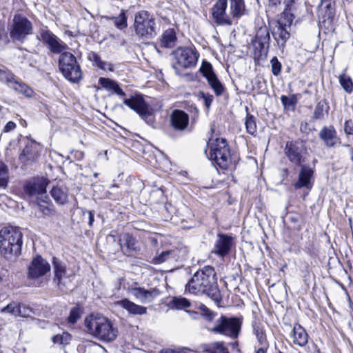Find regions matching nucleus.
I'll list each match as a JSON object with an SVG mask.
<instances>
[{
    "mask_svg": "<svg viewBox=\"0 0 353 353\" xmlns=\"http://www.w3.org/2000/svg\"><path fill=\"white\" fill-rule=\"evenodd\" d=\"M99 83L108 91H111L122 97L125 96V93L121 89L119 84L115 81L108 78L101 77L99 79Z\"/></svg>",
    "mask_w": 353,
    "mask_h": 353,
    "instance_id": "28",
    "label": "nucleus"
},
{
    "mask_svg": "<svg viewBox=\"0 0 353 353\" xmlns=\"http://www.w3.org/2000/svg\"><path fill=\"white\" fill-rule=\"evenodd\" d=\"M281 101L285 109L294 110L297 103V98L294 94L289 97L282 95L281 97Z\"/></svg>",
    "mask_w": 353,
    "mask_h": 353,
    "instance_id": "40",
    "label": "nucleus"
},
{
    "mask_svg": "<svg viewBox=\"0 0 353 353\" xmlns=\"http://www.w3.org/2000/svg\"><path fill=\"white\" fill-rule=\"evenodd\" d=\"M319 137L324 141L327 147H334L337 143L336 132L333 126L324 127L319 132Z\"/></svg>",
    "mask_w": 353,
    "mask_h": 353,
    "instance_id": "25",
    "label": "nucleus"
},
{
    "mask_svg": "<svg viewBox=\"0 0 353 353\" xmlns=\"http://www.w3.org/2000/svg\"><path fill=\"white\" fill-rule=\"evenodd\" d=\"M162 353H188V352L186 350H179V351H175V350H165V352H162Z\"/></svg>",
    "mask_w": 353,
    "mask_h": 353,
    "instance_id": "58",
    "label": "nucleus"
},
{
    "mask_svg": "<svg viewBox=\"0 0 353 353\" xmlns=\"http://www.w3.org/2000/svg\"><path fill=\"white\" fill-rule=\"evenodd\" d=\"M37 38L54 54H61L68 49L67 45L46 28L39 30Z\"/></svg>",
    "mask_w": 353,
    "mask_h": 353,
    "instance_id": "17",
    "label": "nucleus"
},
{
    "mask_svg": "<svg viewBox=\"0 0 353 353\" xmlns=\"http://www.w3.org/2000/svg\"><path fill=\"white\" fill-rule=\"evenodd\" d=\"M47 185L48 181L43 178L34 179L25 185V194L30 198H36L46 203L48 199L46 193Z\"/></svg>",
    "mask_w": 353,
    "mask_h": 353,
    "instance_id": "16",
    "label": "nucleus"
},
{
    "mask_svg": "<svg viewBox=\"0 0 353 353\" xmlns=\"http://www.w3.org/2000/svg\"><path fill=\"white\" fill-rule=\"evenodd\" d=\"M82 314V311L79 307H74L71 309L70 312L69 316L68 318V321L70 323L74 324L77 321L81 318Z\"/></svg>",
    "mask_w": 353,
    "mask_h": 353,
    "instance_id": "44",
    "label": "nucleus"
},
{
    "mask_svg": "<svg viewBox=\"0 0 353 353\" xmlns=\"http://www.w3.org/2000/svg\"><path fill=\"white\" fill-rule=\"evenodd\" d=\"M59 66L63 76L72 82H78L81 78V70L76 57L69 52L61 53Z\"/></svg>",
    "mask_w": 353,
    "mask_h": 353,
    "instance_id": "7",
    "label": "nucleus"
},
{
    "mask_svg": "<svg viewBox=\"0 0 353 353\" xmlns=\"http://www.w3.org/2000/svg\"><path fill=\"white\" fill-rule=\"evenodd\" d=\"M198 96L203 100L205 107L208 109L213 101V96L202 91L199 92Z\"/></svg>",
    "mask_w": 353,
    "mask_h": 353,
    "instance_id": "52",
    "label": "nucleus"
},
{
    "mask_svg": "<svg viewBox=\"0 0 353 353\" xmlns=\"http://www.w3.org/2000/svg\"><path fill=\"white\" fill-rule=\"evenodd\" d=\"M209 159L221 168L227 169L231 163V155L228 144L225 139L210 140L208 143Z\"/></svg>",
    "mask_w": 353,
    "mask_h": 353,
    "instance_id": "6",
    "label": "nucleus"
},
{
    "mask_svg": "<svg viewBox=\"0 0 353 353\" xmlns=\"http://www.w3.org/2000/svg\"><path fill=\"white\" fill-rule=\"evenodd\" d=\"M11 88L27 97H31L34 93L33 90L29 86L18 79L11 85Z\"/></svg>",
    "mask_w": 353,
    "mask_h": 353,
    "instance_id": "37",
    "label": "nucleus"
},
{
    "mask_svg": "<svg viewBox=\"0 0 353 353\" xmlns=\"http://www.w3.org/2000/svg\"><path fill=\"white\" fill-rule=\"evenodd\" d=\"M143 290V288L128 287L127 292L140 301Z\"/></svg>",
    "mask_w": 353,
    "mask_h": 353,
    "instance_id": "53",
    "label": "nucleus"
},
{
    "mask_svg": "<svg viewBox=\"0 0 353 353\" xmlns=\"http://www.w3.org/2000/svg\"><path fill=\"white\" fill-rule=\"evenodd\" d=\"M185 291L192 294H206L216 302L221 300L214 268L205 266L198 270L185 285Z\"/></svg>",
    "mask_w": 353,
    "mask_h": 353,
    "instance_id": "1",
    "label": "nucleus"
},
{
    "mask_svg": "<svg viewBox=\"0 0 353 353\" xmlns=\"http://www.w3.org/2000/svg\"><path fill=\"white\" fill-rule=\"evenodd\" d=\"M50 264L41 256H37L34 258L28 267V278L36 279L43 276L50 272Z\"/></svg>",
    "mask_w": 353,
    "mask_h": 353,
    "instance_id": "20",
    "label": "nucleus"
},
{
    "mask_svg": "<svg viewBox=\"0 0 353 353\" xmlns=\"http://www.w3.org/2000/svg\"><path fill=\"white\" fill-rule=\"evenodd\" d=\"M314 170L308 165H301L298 180L294 183L296 188H306L311 189L312 187V178Z\"/></svg>",
    "mask_w": 353,
    "mask_h": 353,
    "instance_id": "22",
    "label": "nucleus"
},
{
    "mask_svg": "<svg viewBox=\"0 0 353 353\" xmlns=\"http://www.w3.org/2000/svg\"><path fill=\"white\" fill-rule=\"evenodd\" d=\"M52 265L53 282L61 290H63L72 281L74 274L72 270L67 268L65 263L56 257L52 259Z\"/></svg>",
    "mask_w": 353,
    "mask_h": 353,
    "instance_id": "12",
    "label": "nucleus"
},
{
    "mask_svg": "<svg viewBox=\"0 0 353 353\" xmlns=\"http://www.w3.org/2000/svg\"><path fill=\"white\" fill-rule=\"evenodd\" d=\"M52 197L57 203L63 205L67 203L68 199V191L65 187H54L50 192Z\"/></svg>",
    "mask_w": 353,
    "mask_h": 353,
    "instance_id": "31",
    "label": "nucleus"
},
{
    "mask_svg": "<svg viewBox=\"0 0 353 353\" xmlns=\"http://www.w3.org/2000/svg\"><path fill=\"white\" fill-rule=\"evenodd\" d=\"M283 0H270L273 5L280 4Z\"/></svg>",
    "mask_w": 353,
    "mask_h": 353,
    "instance_id": "61",
    "label": "nucleus"
},
{
    "mask_svg": "<svg viewBox=\"0 0 353 353\" xmlns=\"http://www.w3.org/2000/svg\"><path fill=\"white\" fill-rule=\"evenodd\" d=\"M123 103L135 111L147 123H153V110L141 96H132L129 99H125Z\"/></svg>",
    "mask_w": 353,
    "mask_h": 353,
    "instance_id": "13",
    "label": "nucleus"
},
{
    "mask_svg": "<svg viewBox=\"0 0 353 353\" xmlns=\"http://www.w3.org/2000/svg\"><path fill=\"white\" fill-rule=\"evenodd\" d=\"M16 128V124L13 121H9L6 123V125L4 126L3 132H9L10 131H12Z\"/></svg>",
    "mask_w": 353,
    "mask_h": 353,
    "instance_id": "55",
    "label": "nucleus"
},
{
    "mask_svg": "<svg viewBox=\"0 0 353 353\" xmlns=\"http://www.w3.org/2000/svg\"><path fill=\"white\" fill-rule=\"evenodd\" d=\"M292 337L294 343L301 347L305 346L308 341V335L305 330L299 324L294 326Z\"/></svg>",
    "mask_w": 353,
    "mask_h": 353,
    "instance_id": "26",
    "label": "nucleus"
},
{
    "mask_svg": "<svg viewBox=\"0 0 353 353\" xmlns=\"http://www.w3.org/2000/svg\"><path fill=\"white\" fill-rule=\"evenodd\" d=\"M344 130L347 134H353V123L352 121H347L345 123Z\"/></svg>",
    "mask_w": 353,
    "mask_h": 353,
    "instance_id": "54",
    "label": "nucleus"
},
{
    "mask_svg": "<svg viewBox=\"0 0 353 353\" xmlns=\"http://www.w3.org/2000/svg\"><path fill=\"white\" fill-rule=\"evenodd\" d=\"M272 72L274 76L280 74L282 69V65L276 57H274L270 61Z\"/></svg>",
    "mask_w": 353,
    "mask_h": 353,
    "instance_id": "46",
    "label": "nucleus"
},
{
    "mask_svg": "<svg viewBox=\"0 0 353 353\" xmlns=\"http://www.w3.org/2000/svg\"><path fill=\"white\" fill-rule=\"evenodd\" d=\"M10 175L8 166L0 161V190H5L9 183ZM6 197L4 193H0V199Z\"/></svg>",
    "mask_w": 353,
    "mask_h": 353,
    "instance_id": "33",
    "label": "nucleus"
},
{
    "mask_svg": "<svg viewBox=\"0 0 353 353\" xmlns=\"http://www.w3.org/2000/svg\"><path fill=\"white\" fill-rule=\"evenodd\" d=\"M38 210L45 216H52L54 214V210L52 206L45 204H38Z\"/></svg>",
    "mask_w": 353,
    "mask_h": 353,
    "instance_id": "51",
    "label": "nucleus"
},
{
    "mask_svg": "<svg viewBox=\"0 0 353 353\" xmlns=\"http://www.w3.org/2000/svg\"><path fill=\"white\" fill-rule=\"evenodd\" d=\"M176 39L174 30L172 28H168L161 34L159 38V42L162 48H171L175 46Z\"/></svg>",
    "mask_w": 353,
    "mask_h": 353,
    "instance_id": "27",
    "label": "nucleus"
},
{
    "mask_svg": "<svg viewBox=\"0 0 353 353\" xmlns=\"http://www.w3.org/2000/svg\"><path fill=\"white\" fill-rule=\"evenodd\" d=\"M270 36L266 26L260 27L256 31L254 39L252 41L254 48V57L261 59L265 57L268 52Z\"/></svg>",
    "mask_w": 353,
    "mask_h": 353,
    "instance_id": "15",
    "label": "nucleus"
},
{
    "mask_svg": "<svg viewBox=\"0 0 353 353\" xmlns=\"http://www.w3.org/2000/svg\"><path fill=\"white\" fill-rule=\"evenodd\" d=\"M285 154L289 161L295 165H301L305 161L307 148L302 141L287 142Z\"/></svg>",
    "mask_w": 353,
    "mask_h": 353,
    "instance_id": "14",
    "label": "nucleus"
},
{
    "mask_svg": "<svg viewBox=\"0 0 353 353\" xmlns=\"http://www.w3.org/2000/svg\"><path fill=\"white\" fill-rule=\"evenodd\" d=\"M18 305L17 303H11L1 309V312L9 313L14 316H18Z\"/></svg>",
    "mask_w": 353,
    "mask_h": 353,
    "instance_id": "47",
    "label": "nucleus"
},
{
    "mask_svg": "<svg viewBox=\"0 0 353 353\" xmlns=\"http://www.w3.org/2000/svg\"><path fill=\"white\" fill-rule=\"evenodd\" d=\"M159 294L160 291L156 288L149 290H146L143 288L140 302L142 303H150Z\"/></svg>",
    "mask_w": 353,
    "mask_h": 353,
    "instance_id": "35",
    "label": "nucleus"
},
{
    "mask_svg": "<svg viewBox=\"0 0 353 353\" xmlns=\"http://www.w3.org/2000/svg\"><path fill=\"white\" fill-rule=\"evenodd\" d=\"M71 340V335L68 332H63L62 334H57L52 337L54 343L65 345Z\"/></svg>",
    "mask_w": 353,
    "mask_h": 353,
    "instance_id": "45",
    "label": "nucleus"
},
{
    "mask_svg": "<svg viewBox=\"0 0 353 353\" xmlns=\"http://www.w3.org/2000/svg\"><path fill=\"white\" fill-rule=\"evenodd\" d=\"M39 144L35 141L28 143L19 156V159L23 163L34 161L39 155Z\"/></svg>",
    "mask_w": 353,
    "mask_h": 353,
    "instance_id": "23",
    "label": "nucleus"
},
{
    "mask_svg": "<svg viewBox=\"0 0 353 353\" xmlns=\"http://www.w3.org/2000/svg\"><path fill=\"white\" fill-rule=\"evenodd\" d=\"M319 14L325 19L332 21L334 16V3L332 0H321L319 5Z\"/></svg>",
    "mask_w": 353,
    "mask_h": 353,
    "instance_id": "29",
    "label": "nucleus"
},
{
    "mask_svg": "<svg viewBox=\"0 0 353 353\" xmlns=\"http://www.w3.org/2000/svg\"><path fill=\"white\" fill-rule=\"evenodd\" d=\"M345 71L339 77V83L346 92L352 93L353 92V82L350 77L345 74Z\"/></svg>",
    "mask_w": 353,
    "mask_h": 353,
    "instance_id": "38",
    "label": "nucleus"
},
{
    "mask_svg": "<svg viewBox=\"0 0 353 353\" xmlns=\"http://www.w3.org/2000/svg\"><path fill=\"white\" fill-rule=\"evenodd\" d=\"M199 310L201 314V315L207 321L209 322H211L214 319L216 316L217 315L216 313L211 311L209 308H208L204 305H201L199 307Z\"/></svg>",
    "mask_w": 353,
    "mask_h": 353,
    "instance_id": "42",
    "label": "nucleus"
},
{
    "mask_svg": "<svg viewBox=\"0 0 353 353\" xmlns=\"http://www.w3.org/2000/svg\"><path fill=\"white\" fill-rule=\"evenodd\" d=\"M105 18L112 21L114 23L115 27L119 30H123L128 26L127 16L125 10H121V12L117 17H106Z\"/></svg>",
    "mask_w": 353,
    "mask_h": 353,
    "instance_id": "34",
    "label": "nucleus"
},
{
    "mask_svg": "<svg viewBox=\"0 0 353 353\" xmlns=\"http://www.w3.org/2000/svg\"><path fill=\"white\" fill-rule=\"evenodd\" d=\"M88 214H89L88 224L90 226H91L94 221V214H92V212L91 211H88Z\"/></svg>",
    "mask_w": 353,
    "mask_h": 353,
    "instance_id": "59",
    "label": "nucleus"
},
{
    "mask_svg": "<svg viewBox=\"0 0 353 353\" xmlns=\"http://www.w3.org/2000/svg\"><path fill=\"white\" fill-rule=\"evenodd\" d=\"M23 234L17 227L7 226L0 230V253L7 259L21 254Z\"/></svg>",
    "mask_w": 353,
    "mask_h": 353,
    "instance_id": "3",
    "label": "nucleus"
},
{
    "mask_svg": "<svg viewBox=\"0 0 353 353\" xmlns=\"http://www.w3.org/2000/svg\"><path fill=\"white\" fill-rule=\"evenodd\" d=\"M253 333L255 335L259 345L263 347H268L264 326L259 321H254L252 323Z\"/></svg>",
    "mask_w": 353,
    "mask_h": 353,
    "instance_id": "30",
    "label": "nucleus"
},
{
    "mask_svg": "<svg viewBox=\"0 0 353 353\" xmlns=\"http://www.w3.org/2000/svg\"><path fill=\"white\" fill-rule=\"evenodd\" d=\"M268 347L261 346L257 350H256L255 353H266V350Z\"/></svg>",
    "mask_w": 353,
    "mask_h": 353,
    "instance_id": "60",
    "label": "nucleus"
},
{
    "mask_svg": "<svg viewBox=\"0 0 353 353\" xmlns=\"http://www.w3.org/2000/svg\"><path fill=\"white\" fill-rule=\"evenodd\" d=\"M17 78L14 74L4 66L0 67V81L6 83L10 87L15 82Z\"/></svg>",
    "mask_w": 353,
    "mask_h": 353,
    "instance_id": "36",
    "label": "nucleus"
},
{
    "mask_svg": "<svg viewBox=\"0 0 353 353\" xmlns=\"http://www.w3.org/2000/svg\"><path fill=\"white\" fill-rule=\"evenodd\" d=\"M200 72L207 79L208 84L216 95L221 96L223 93L225 88L214 73L212 64L203 61L200 68Z\"/></svg>",
    "mask_w": 353,
    "mask_h": 353,
    "instance_id": "18",
    "label": "nucleus"
},
{
    "mask_svg": "<svg viewBox=\"0 0 353 353\" xmlns=\"http://www.w3.org/2000/svg\"><path fill=\"white\" fill-rule=\"evenodd\" d=\"M234 245V241L232 236L218 234L212 252L220 257H224L230 253Z\"/></svg>",
    "mask_w": 353,
    "mask_h": 353,
    "instance_id": "19",
    "label": "nucleus"
},
{
    "mask_svg": "<svg viewBox=\"0 0 353 353\" xmlns=\"http://www.w3.org/2000/svg\"><path fill=\"white\" fill-rule=\"evenodd\" d=\"M170 124L176 131L185 130L189 124V116L183 110H174L170 114Z\"/></svg>",
    "mask_w": 353,
    "mask_h": 353,
    "instance_id": "21",
    "label": "nucleus"
},
{
    "mask_svg": "<svg viewBox=\"0 0 353 353\" xmlns=\"http://www.w3.org/2000/svg\"><path fill=\"white\" fill-rule=\"evenodd\" d=\"M100 69L103 70L113 71L114 66L112 63L103 61Z\"/></svg>",
    "mask_w": 353,
    "mask_h": 353,
    "instance_id": "56",
    "label": "nucleus"
},
{
    "mask_svg": "<svg viewBox=\"0 0 353 353\" xmlns=\"http://www.w3.org/2000/svg\"><path fill=\"white\" fill-rule=\"evenodd\" d=\"M119 244L121 248L126 255H129L127 252L137 250L136 240L129 234H124L122 238L119 239Z\"/></svg>",
    "mask_w": 353,
    "mask_h": 353,
    "instance_id": "32",
    "label": "nucleus"
},
{
    "mask_svg": "<svg viewBox=\"0 0 353 353\" xmlns=\"http://www.w3.org/2000/svg\"><path fill=\"white\" fill-rule=\"evenodd\" d=\"M205 350L207 353H229L223 342L212 343L208 345Z\"/></svg>",
    "mask_w": 353,
    "mask_h": 353,
    "instance_id": "39",
    "label": "nucleus"
},
{
    "mask_svg": "<svg viewBox=\"0 0 353 353\" xmlns=\"http://www.w3.org/2000/svg\"><path fill=\"white\" fill-rule=\"evenodd\" d=\"M344 147L347 148L350 155L351 159L353 161V148L348 144H344Z\"/></svg>",
    "mask_w": 353,
    "mask_h": 353,
    "instance_id": "57",
    "label": "nucleus"
},
{
    "mask_svg": "<svg viewBox=\"0 0 353 353\" xmlns=\"http://www.w3.org/2000/svg\"><path fill=\"white\" fill-rule=\"evenodd\" d=\"M3 280V278L2 276L0 275V282H1V281Z\"/></svg>",
    "mask_w": 353,
    "mask_h": 353,
    "instance_id": "62",
    "label": "nucleus"
},
{
    "mask_svg": "<svg viewBox=\"0 0 353 353\" xmlns=\"http://www.w3.org/2000/svg\"><path fill=\"white\" fill-rule=\"evenodd\" d=\"M172 55L173 57L172 66L175 70L194 67L199 57V54L194 49L184 47L178 48L172 53Z\"/></svg>",
    "mask_w": 353,
    "mask_h": 353,
    "instance_id": "9",
    "label": "nucleus"
},
{
    "mask_svg": "<svg viewBox=\"0 0 353 353\" xmlns=\"http://www.w3.org/2000/svg\"><path fill=\"white\" fill-rule=\"evenodd\" d=\"M116 305L121 307L132 315H143L146 314L147 308L144 306L137 305L128 299L117 301Z\"/></svg>",
    "mask_w": 353,
    "mask_h": 353,
    "instance_id": "24",
    "label": "nucleus"
},
{
    "mask_svg": "<svg viewBox=\"0 0 353 353\" xmlns=\"http://www.w3.org/2000/svg\"><path fill=\"white\" fill-rule=\"evenodd\" d=\"M292 21L291 14L284 13L279 17L273 28L272 36L281 50L284 49L285 43L290 37V31Z\"/></svg>",
    "mask_w": 353,
    "mask_h": 353,
    "instance_id": "10",
    "label": "nucleus"
},
{
    "mask_svg": "<svg viewBox=\"0 0 353 353\" xmlns=\"http://www.w3.org/2000/svg\"><path fill=\"white\" fill-rule=\"evenodd\" d=\"M18 313V316L29 317L32 314L33 312L29 307L23 304H19Z\"/></svg>",
    "mask_w": 353,
    "mask_h": 353,
    "instance_id": "49",
    "label": "nucleus"
},
{
    "mask_svg": "<svg viewBox=\"0 0 353 353\" xmlns=\"http://www.w3.org/2000/svg\"><path fill=\"white\" fill-rule=\"evenodd\" d=\"M175 253L173 250H166L157 255L153 259V261L154 263H161L165 261L174 259L175 258Z\"/></svg>",
    "mask_w": 353,
    "mask_h": 353,
    "instance_id": "41",
    "label": "nucleus"
},
{
    "mask_svg": "<svg viewBox=\"0 0 353 353\" xmlns=\"http://www.w3.org/2000/svg\"><path fill=\"white\" fill-rule=\"evenodd\" d=\"M84 323L87 332L101 341L111 342L118 336V330L112 322L101 314H90L85 317Z\"/></svg>",
    "mask_w": 353,
    "mask_h": 353,
    "instance_id": "2",
    "label": "nucleus"
},
{
    "mask_svg": "<svg viewBox=\"0 0 353 353\" xmlns=\"http://www.w3.org/2000/svg\"><path fill=\"white\" fill-rule=\"evenodd\" d=\"M132 28L137 38L143 41L155 38L159 30L154 14L145 10L134 14Z\"/></svg>",
    "mask_w": 353,
    "mask_h": 353,
    "instance_id": "4",
    "label": "nucleus"
},
{
    "mask_svg": "<svg viewBox=\"0 0 353 353\" xmlns=\"http://www.w3.org/2000/svg\"><path fill=\"white\" fill-rule=\"evenodd\" d=\"M228 0H218L212 8L215 22L220 25H231V17H240L244 14L245 6L244 0H230V11L226 12Z\"/></svg>",
    "mask_w": 353,
    "mask_h": 353,
    "instance_id": "5",
    "label": "nucleus"
},
{
    "mask_svg": "<svg viewBox=\"0 0 353 353\" xmlns=\"http://www.w3.org/2000/svg\"><path fill=\"white\" fill-rule=\"evenodd\" d=\"M245 127L247 132L250 134H254L256 132V124L255 119L252 115L248 114L245 119Z\"/></svg>",
    "mask_w": 353,
    "mask_h": 353,
    "instance_id": "43",
    "label": "nucleus"
},
{
    "mask_svg": "<svg viewBox=\"0 0 353 353\" xmlns=\"http://www.w3.org/2000/svg\"><path fill=\"white\" fill-rule=\"evenodd\" d=\"M174 306L177 309H183L190 306V303L185 298H174L172 301Z\"/></svg>",
    "mask_w": 353,
    "mask_h": 353,
    "instance_id": "48",
    "label": "nucleus"
},
{
    "mask_svg": "<svg viewBox=\"0 0 353 353\" xmlns=\"http://www.w3.org/2000/svg\"><path fill=\"white\" fill-rule=\"evenodd\" d=\"M241 327V321L236 317L228 318L221 316L215 321L214 326L208 327L209 332L225 335L231 338H236Z\"/></svg>",
    "mask_w": 353,
    "mask_h": 353,
    "instance_id": "8",
    "label": "nucleus"
},
{
    "mask_svg": "<svg viewBox=\"0 0 353 353\" xmlns=\"http://www.w3.org/2000/svg\"><path fill=\"white\" fill-rule=\"evenodd\" d=\"M32 24L26 17L16 14L10 28V36L13 41L23 42L32 32Z\"/></svg>",
    "mask_w": 353,
    "mask_h": 353,
    "instance_id": "11",
    "label": "nucleus"
},
{
    "mask_svg": "<svg viewBox=\"0 0 353 353\" xmlns=\"http://www.w3.org/2000/svg\"><path fill=\"white\" fill-rule=\"evenodd\" d=\"M88 59L89 61L92 62L93 65H96L99 68H101L103 61L101 57L94 52H90L88 54Z\"/></svg>",
    "mask_w": 353,
    "mask_h": 353,
    "instance_id": "50",
    "label": "nucleus"
}]
</instances>
